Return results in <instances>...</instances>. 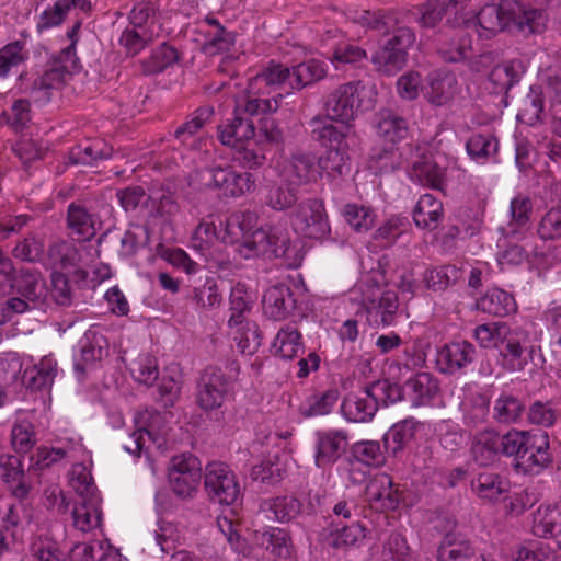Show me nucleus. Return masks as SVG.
Masks as SVG:
<instances>
[{"instance_id":"1","label":"nucleus","mask_w":561,"mask_h":561,"mask_svg":"<svg viewBox=\"0 0 561 561\" xmlns=\"http://www.w3.org/2000/svg\"><path fill=\"white\" fill-rule=\"evenodd\" d=\"M257 214L252 210L234 211L225 220L209 214L194 229L191 248L202 256H208L219 244H236L243 259L270 255L283 259L288 267H299L304 260L301 242L291 240L283 226L257 227Z\"/></svg>"},{"instance_id":"2","label":"nucleus","mask_w":561,"mask_h":561,"mask_svg":"<svg viewBox=\"0 0 561 561\" xmlns=\"http://www.w3.org/2000/svg\"><path fill=\"white\" fill-rule=\"evenodd\" d=\"M280 78V72L276 70L255 75L248 80L247 88L234 95L233 118L218 127L222 145L236 148L255 137V126L250 117L278 110L283 94L268 96L263 89L275 85Z\"/></svg>"},{"instance_id":"3","label":"nucleus","mask_w":561,"mask_h":561,"mask_svg":"<svg viewBox=\"0 0 561 561\" xmlns=\"http://www.w3.org/2000/svg\"><path fill=\"white\" fill-rule=\"evenodd\" d=\"M469 7L455 19L465 30H474L479 37L491 38L505 30L515 28L523 34L543 31L546 16L541 10L528 8L518 0L488 2L480 10L471 12Z\"/></svg>"},{"instance_id":"4","label":"nucleus","mask_w":561,"mask_h":561,"mask_svg":"<svg viewBox=\"0 0 561 561\" xmlns=\"http://www.w3.org/2000/svg\"><path fill=\"white\" fill-rule=\"evenodd\" d=\"M362 272L347 293L348 301L362 311L370 327L388 328L397 324L399 299L394 289L386 282L385 273L371 265L359 262Z\"/></svg>"},{"instance_id":"5","label":"nucleus","mask_w":561,"mask_h":561,"mask_svg":"<svg viewBox=\"0 0 561 561\" xmlns=\"http://www.w3.org/2000/svg\"><path fill=\"white\" fill-rule=\"evenodd\" d=\"M356 21L363 26L382 33L393 32V36L371 56L375 68L385 75L400 71L408 60V51L415 43V34L410 27H399L397 13L380 14L363 11Z\"/></svg>"},{"instance_id":"6","label":"nucleus","mask_w":561,"mask_h":561,"mask_svg":"<svg viewBox=\"0 0 561 561\" xmlns=\"http://www.w3.org/2000/svg\"><path fill=\"white\" fill-rule=\"evenodd\" d=\"M377 88L360 80L343 83L334 89L324 104L329 118L346 125L371 111L377 103Z\"/></svg>"},{"instance_id":"7","label":"nucleus","mask_w":561,"mask_h":561,"mask_svg":"<svg viewBox=\"0 0 561 561\" xmlns=\"http://www.w3.org/2000/svg\"><path fill=\"white\" fill-rule=\"evenodd\" d=\"M81 22H76L67 32L70 44L60 53V60L53 64L42 76L36 78L31 89L32 100L44 105L48 103L54 91H57L65 83L66 78L76 69L78 59L76 57V45L79 38Z\"/></svg>"},{"instance_id":"8","label":"nucleus","mask_w":561,"mask_h":561,"mask_svg":"<svg viewBox=\"0 0 561 561\" xmlns=\"http://www.w3.org/2000/svg\"><path fill=\"white\" fill-rule=\"evenodd\" d=\"M506 451L507 457H515L526 471L542 469L552 461L549 435L543 431L507 432Z\"/></svg>"},{"instance_id":"9","label":"nucleus","mask_w":561,"mask_h":561,"mask_svg":"<svg viewBox=\"0 0 561 561\" xmlns=\"http://www.w3.org/2000/svg\"><path fill=\"white\" fill-rule=\"evenodd\" d=\"M13 289L38 307L46 298L47 288L41 273L36 270L21 268L15 272L11 259L0 250V290Z\"/></svg>"},{"instance_id":"10","label":"nucleus","mask_w":561,"mask_h":561,"mask_svg":"<svg viewBox=\"0 0 561 561\" xmlns=\"http://www.w3.org/2000/svg\"><path fill=\"white\" fill-rule=\"evenodd\" d=\"M96 250L92 245L76 244L61 241L54 243L48 250V263L53 268V280L59 277L79 276L85 273Z\"/></svg>"},{"instance_id":"11","label":"nucleus","mask_w":561,"mask_h":561,"mask_svg":"<svg viewBox=\"0 0 561 561\" xmlns=\"http://www.w3.org/2000/svg\"><path fill=\"white\" fill-rule=\"evenodd\" d=\"M279 71L280 80L275 85L263 89L268 96L277 95V89L288 82L291 89L300 90L307 85L318 82L325 78L329 67L324 60L321 59H309L300 62L289 69L286 66L271 61L267 67L262 69L256 75H264L267 71Z\"/></svg>"},{"instance_id":"12","label":"nucleus","mask_w":561,"mask_h":561,"mask_svg":"<svg viewBox=\"0 0 561 561\" xmlns=\"http://www.w3.org/2000/svg\"><path fill=\"white\" fill-rule=\"evenodd\" d=\"M204 486L209 500L220 505L234 504L241 494L237 474L221 461H211L206 465Z\"/></svg>"},{"instance_id":"13","label":"nucleus","mask_w":561,"mask_h":561,"mask_svg":"<svg viewBox=\"0 0 561 561\" xmlns=\"http://www.w3.org/2000/svg\"><path fill=\"white\" fill-rule=\"evenodd\" d=\"M203 184L218 191L225 197L238 198L254 191L251 173L237 172L232 167L214 165L199 172Z\"/></svg>"},{"instance_id":"14","label":"nucleus","mask_w":561,"mask_h":561,"mask_svg":"<svg viewBox=\"0 0 561 561\" xmlns=\"http://www.w3.org/2000/svg\"><path fill=\"white\" fill-rule=\"evenodd\" d=\"M202 479V463L193 454L185 453L170 460L169 482L174 494L181 499L193 497Z\"/></svg>"},{"instance_id":"15","label":"nucleus","mask_w":561,"mask_h":561,"mask_svg":"<svg viewBox=\"0 0 561 561\" xmlns=\"http://www.w3.org/2000/svg\"><path fill=\"white\" fill-rule=\"evenodd\" d=\"M291 226L297 236L322 239L330 233V226L322 201L313 198L301 202L291 216Z\"/></svg>"},{"instance_id":"16","label":"nucleus","mask_w":561,"mask_h":561,"mask_svg":"<svg viewBox=\"0 0 561 561\" xmlns=\"http://www.w3.org/2000/svg\"><path fill=\"white\" fill-rule=\"evenodd\" d=\"M278 179L300 185L317 182L320 169L317 157L312 153H297L290 159L278 161L275 165Z\"/></svg>"},{"instance_id":"17","label":"nucleus","mask_w":561,"mask_h":561,"mask_svg":"<svg viewBox=\"0 0 561 561\" xmlns=\"http://www.w3.org/2000/svg\"><path fill=\"white\" fill-rule=\"evenodd\" d=\"M471 3V0H426L417 7V23L421 27L433 28L447 18V24L451 27H460L454 21Z\"/></svg>"},{"instance_id":"18","label":"nucleus","mask_w":561,"mask_h":561,"mask_svg":"<svg viewBox=\"0 0 561 561\" xmlns=\"http://www.w3.org/2000/svg\"><path fill=\"white\" fill-rule=\"evenodd\" d=\"M421 151L422 148L419 146L408 173L410 180L424 186L443 190L446 182V169L442 165L443 157Z\"/></svg>"},{"instance_id":"19","label":"nucleus","mask_w":561,"mask_h":561,"mask_svg":"<svg viewBox=\"0 0 561 561\" xmlns=\"http://www.w3.org/2000/svg\"><path fill=\"white\" fill-rule=\"evenodd\" d=\"M348 434L344 430H328L316 433L314 463L320 469L333 466L346 451Z\"/></svg>"},{"instance_id":"20","label":"nucleus","mask_w":561,"mask_h":561,"mask_svg":"<svg viewBox=\"0 0 561 561\" xmlns=\"http://www.w3.org/2000/svg\"><path fill=\"white\" fill-rule=\"evenodd\" d=\"M508 214V222L505 226L499 227V232L501 233L499 238L500 247L505 245V238L519 240L529 230L533 215L531 199L520 194L515 196L511 201Z\"/></svg>"},{"instance_id":"21","label":"nucleus","mask_w":561,"mask_h":561,"mask_svg":"<svg viewBox=\"0 0 561 561\" xmlns=\"http://www.w3.org/2000/svg\"><path fill=\"white\" fill-rule=\"evenodd\" d=\"M506 439L507 433L500 435L491 430L477 433L470 448L473 461L479 466H489L494 463L500 455L507 457Z\"/></svg>"},{"instance_id":"22","label":"nucleus","mask_w":561,"mask_h":561,"mask_svg":"<svg viewBox=\"0 0 561 561\" xmlns=\"http://www.w3.org/2000/svg\"><path fill=\"white\" fill-rule=\"evenodd\" d=\"M426 82L425 96L435 106L448 104L460 91L456 75L447 69L431 71Z\"/></svg>"},{"instance_id":"23","label":"nucleus","mask_w":561,"mask_h":561,"mask_svg":"<svg viewBox=\"0 0 561 561\" xmlns=\"http://www.w3.org/2000/svg\"><path fill=\"white\" fill-rule=\"evenodd\" d=\"M264 314L272 320H285L297 307V299L288 285L280 283L268 287L262 300Z\"/></svg>"},{"instance_id":"24","label":"nucleus","mask_w":561,"mask_h":561,"mask_svg":"<svg viewBox=\"0 0 561 561\" xmlns=\"http://www.w3.org/2000/svg\"><path fill=\"white\" fill-rule=\"evenodd\" d=\"M149 13L150 9L148 7L135 8L130 12V25L123 31L119 37V44L128 55H136L141 51L152 38L153 33L142 25V22H147L149 19Z\"/></svg>"},{"instance_id":"25","label":"nucleus","mask_w":561,"mask_h":561,"mask_svg":"<svg viewBox=\"0 0 561 561\" xmlns=\"http://www.w3.org/2000/svg\"><path fill=\"white\" fill-rule=\"evenodd\" d=\"M227 327L228 335L241 354L252 355L259 350L261 340L256 322L236 314L229 316Z\"/></svg>"},{"instance_id":"26","label":"nucleus","mask_w":561,"mask_h":561,"mask_svg":"<svg viewBox=\"0 0 561 561\" xmlns=\"http://www.w3.org/2000/svg\"><path fill=\"white\" fill-rule=\"evenodd\" d=\"M473 346L466 342H453L440 347L436 355V366L445 374H455L472 362Z\"/></svg>"},{"instance_id":"27","label":"nucleus","mask_w":561,"mask_h":561,"mask_svg":"<svg viewBox=\"0 0 561 561\" xmlns=\"http://www.w3.org/2000/svg\"><path fill=\"white\" fill-rule=\"evenodd\" d=\"M377 409V397L373 388H362L358 393H350L342 403L345 417L352 422L370 421Z\"/></svg>"},{"instance_id":"28","label":"nucleus","mask_w":561,"mask_h":561,"mask_svg":"<svg viewBox=\"0 0 561 561\" xmlns=\"http://www.w3.org/2000/svg\"><path fill=\"white\" fill-rule=\"evenodd\" d=\"M374 128L376 135L385 144L394 147L409 135V124L407 119L388 108H383L377 113Z\"/></svg>"},{"instance_id":"29","label":"nucleus","mask_w":561,"mask_h":561,"mask_svg":"<svg viewBox=\"0 0 561 561\" xmlns=\"http://www.w3.org/2000/svg\"><path fill=\"white\" fill-rule=\"evenodd\" d=\"M365 495L376 510L393 511L399 504V495L393 488L392 479L386 473L376 476L366 485Z\"/></svg>"},{"instance_id":"30","label":"nucleus","mask_w":561,"mask_h":561,"mask_svg":"<svg viewBox=\"0 0 561 561\" xmlns=\"http://www.w3.org/2000/svg\"><path fill=\"white\" fill-rule=\"evenodd\" d=\"M471 489L479 499L497 502L506 497L510 492V482L499 472L486 470L474 477Z\"/></svg>"},{"instance_id":"31","label":"nucleus","mask_w":561,"mask_h":561,"mask_svg":"<svg viewBox=\"0 0 561 561\" xmlns=\"http://www.w3.org/2000/svg\"><path fill=\"white\" fill-rule=\"evenodd\" d=\"M64 371L59 369L54 356H44L38 364L23 370L21 386H53L60 382Z\"/></svg>"},{"instance_id":"32","label":"nucleus","mask_w":561,"mask_h":561,"mask_svg":"<svg viewBox=\"0 0 561 561\" xmlns=\"http://www.w3.org/2000/svg\"><path fill=\"white\" fill-rule=\"evenodd\" d=\"M444 217L443 202L433 194L419 197L412 213L415 226L424 230H435Z\"/></svg>"},{"instance_id":"33","label":"nucleus","mask_w":561,"mask_h":561,"mask_svg":"<svg viewBox=\"0 0 561 561\" xmlns=\"http://www.w3.org/2000/svg\"><path fill=\"white\" fill-rule=\"evenodd\" d=\"M329 115H317L309 122L311 137L321 146L330 148H348L346 133L337 128Z\"/></svg>"},{"instance_id":"34","label":"nucleus","mask_w":561,"mask_h":561,"mask_svg":"<svg viewBox=\"0 0 561 561\" xmlns=\"http://www.w3.org/2000/svg\"><path fill=\"white\" fill-rule=\"evenodd\" d=\"M260 513L268 520L288 523L301 513V503L288 495L266 499L260 504Z\"/></svg>"},{"instance_id":"35","label":"nucleus","mask_w":561,"mask_h":561,"mask_svg":"<svg viewBox=\"0 0 561 561\" xmlns=\"http://www.w3.org/2000/svg\"><path fill=\"white\" fill-rule=\"evenodd\" d=\"M320 178L330 183H337L350 172L347 148H330L320 158H317Z\"/></svg>"},{"instance_id":"36","label":"nucleus","mask_w":561,"mask_h":561,"mask_svg":"<svg viewBox=\"0 0 561 561\" xmlns=\"http://www.w3.org/2000/svg\"><path fill=\"white\" fill-rule=\"evenodd\" d=\"M423 424L413 417L404 419L393 424L385 434V446L393 455L403 450L410 443L415 440Z\"/></svg>"},{"instance_id":"37","label":"nucleus","mask_w":561,"mask_h":561,"mask_svg":"<svg viewBox=\"0 0 561 561\" xmlns=\"http://www.w3.org/2000/svg\"><path fill=\"white\" fill-rule=\"evenodd\" d=\"M101 497H90L78 502L72 508V525L81 533H90L102 523Z\"/></svg>"},{"instance_id":"38","label":"nucleus","mask_w":561,"mask_h":561,"mask_svg":"<svg viewBox=\"0 0 561 561\" xmlns=\"http://www.w3.org/2000/svg\"><path fill=\"white\" fill-rule=\"evenodd\" d=\"M526 66L520 59L506 60L492 68L489 73V81L493 85V92L501 93L507 91L525 73Z\"/></svg>"},{"instance_id":"39","label":"nucleus","mask_w":561,"mask_h":561,"mask_svg":"<svg viewBox=\"0 0 561 561\" xmlns=\"http://www.w3.org/2000/svg\"><path fill=\"white\" fill-rule=\"evenodd\" d=\"M67 220L71 232L83 241L92 239L101 227V221L94 214L76 204L69 205Z\"/></svg>"},{"instance_id":"40","label":"nucleus","mask_w":561,"mask_h":561,"mask_svg":"<svg viewBox=\"0 0 561 561\" xmlns=\"http://www.w3.org/2000/svg\"><path fill=\"white\" fill-rule=\"evenodd\" d=\"M113 154V148L103 139L87 140L73 147L69 152L72 164L91 165Z\"/></svg>"},{"instance_id":"41","label":"nucleus","mask_w":561,"mask_h":561,"mask_svg":"<svg viewBox=\"0 0 561 561\" xmlns=\"http://www.w3.org/2000/svg\"><path fill=\"white\" fill-rule=\"evenodd\" d=\"M478 308L489 314L505 317L517 310V304L511 293L494 287L478 300Z\"/></svg>"},{"instance_id":"42","label":"nucleus","mask_w":561,"mask_h":561,"mask_svg":"<svg viewBox=\"0 0 561 561\" xmlns=\"http://www.w3.org/2000/svg\"><path fill=\"white\" fill-rule=\"evenodd\" d=\"M561 530V506H539L533 517V533L537 537H559Z\"/></svg>"},{"instance_id":"43","label":"nucleus","mask_w":561,"mask_h":561,"mask_svg":"<svg viewBox=\"0 0 561 561\" xmlns=\"http://www.w3.org/2000/svg\"><path fill=\"white\" fill-rule=\"evenodd\" d=\"M474 556L471 543L456 534H447L437 549V561H467Z\"/></svg>"},{"instance_id":"44","label":"nucleus","mask_w":561,"mask_h":561,"mask_svg":"<svg viewBox=\"0 0 561 561\" xmlns=\"http://www.w3.org/2000/svg\"><path fill=\"white\" fill-rule=\"evenodd\" d=\"M302 346V336L293 324L282 327L272 343V350L283 359H293Z\"/></svg>"},{"instance_id":"45","label":"nucleus","mask_w":561,"mask_h":561,"mask_svg":"<svg viewBox=\"0 0 561 561\" xmlns=\"http://www.w3.org/2000/svg\"><path fill=\"white\" fill-rule=\"evenodd\" d=\"M405 164V159L398 147L374 150L367 160V168L373 174H386L393 172Z\"/></svg>"},{"instance_id":"46","label":"nucleus","mask_w":561,"mask_h":561,"mask_svg":"<svg viewBox=\"0 0 561 561\" xmlns=\"http://www.w3.org/2000/svg\"><path fill=\"white\" fill-rule=\"evenodd\" d=\"M240 373L236 360H228L218 366H208L204 369L198 386H229L238 380Z\"/></svg>"},{"instance_id":"47","label":"nucleus","mask_w":561,"mask_h":561,"mask_svg":"<svg viewBox=\"0 0 561 561\" xmlns=\"http://www.w3.org/2000/svg\"><path fill=\"white\" fill-rule=\"evenodd\" d=\"M339 399V392L330 388L323 392L313 393L300 404V413L307 417L328 414Z\"/></svg>"},{"instance_id":"48","label":"nucleus","mask_w":561,"mask_h":561,"mask_svg":"<svg viewBox=\"0 0 561 561\" xmlns=\"http://www.w3.org/2000/svg\"><path fill=\"white\" fill-rule=\"evenodd\" d=\"M260 543L273 556L287 559L291 556V539L286 530L282 528H270L259 537Z\"/></svg>"},{"instance_id":"49","label":"nucleus","mask_w":561,"mask_h":561,"mask_svg":"<svg viewBox=\"0 0 561 561\" xmlns=\"http://www.w3.org/2000/svg\"><path fill=\"white\" fill-rule=\"evenodd\" d=\"M265 201L266 205L272 209L285 210L297 201L296 185L279 179L278 183L273 184L268 188Z\"/></svg>"},{"instance_id":"50","label":"nucleus","mask_w":561,"mask_h":561,"mask_svg":"<svg viewBox=\"0 0 561 561\" xmlns=\"http://www.w3.org/2000/svg\"><path fill=\"white\" fill-rule=\"evenodd\" d=\"M459 277V268L454 265H442L426 270L423 280L428 289L440 291L455 284Z\"/></svg>"},{"instance_id":"51","label":"nucleus","mask_w":561,"mask_h":561,"mask_svg":"<svg viewBox=\"0 0 561 561\" xmlns=\"http://www.w3.org/2000/svg\"><path fill=\"white\" fill-rule=\"evenodd\" d=\"M179 59L175 48L163 43L152 50L148 59L144 60L142 69L147 75H156L173 66Z\"/></svg>"},{"instance_id":"52","label":"nucleus","mask_w":561,"mask_h":561,"mask_svg":"<svg viewBox=\"0 0 561 561\" xmlns=\"http://www.w3.org/2000/svg\"><path fill=\"white\" fill-rule=\"evenodd\" d=\"M497 348L503 358V365L507 369L519 370L526 364V356L519 340L510 332L505 334Z\"/></svg>"},{"instance_id":"53","label":"nucleus","mask_w":561,"mask_h":561,"mask_svg":"<svg viewBox=\"0 0 561 561\" xmlns=\"http://www.w3.org/2000/svg\"><path fill=\"white\" fill-rule=\"evenodd\" d=\"M342 215L352 229L359 233L370 230L376 218L370 207L355 203L346 204Z\"/></svg>"},{"instance_id":"54","label":"nucleus","mask_w":561,"mask_h":561,"mask_svg":"<svg viewBox=\"0 0 561 561\" xmlns=\"http://www.w3.org/2000/svg\"><path fill=\"white\" fill-rule=\"evenodd\" d=\"M34 425L28 420L16 421L11 430L10 442L16 454H27L36 444Z\"/></svg>"},{"instance_id":"55","label":"nucleus","mask_w":561,"mask_h":561,"mask_svg":"<svg viewBox=\"0 0 561 561\" xmlns=\"http://www.w3.org/2000/svg\"><path fill=\"white\" fill-rule=\"evenodd\" d=\"M135 382L140 386H152L158 379V364L154 356L140 354L129 366Z\"/></svg>"},{"instance_id":"56","label":"nucleus","mask_w":561,"mask_h":561,"mask_svg":"<svg viewBox=\"0 0 561 561\" xmlns=\"http://www.w3.org/2000/svg\"><path fill=\"white\" fill-rule=\"evenodd\" d=\"M497 140L492 135L474 134L466 142L468 156L478 163L484 162L497 151Z\"/></svg>"},{"instance_id":"57","label":"nucleus","mask_w":561,"mask_h":561,"mask_svg":"<svg viewBox=\"0 0 561 561\" xmlns=\"http://www.w3.org/2000/svg\"><path fill=\"white\" fill-rule=\"evenodd\" d=\"M254 299L253 290L245 283L237 282L231 287L229 296L230 316L240 314L242 318H247V314L252 309Z\"/></svg>"},{"instance_id":"58","label":"nucleus","mask_w":561,"mask_h":561,"mask_svg":"<svg viewBox=\"0 0 561 561\" xmlns=\"http://www.w3.org/2000/svg\"><path fill=\"white\" fill-rule=\"evenodd\" d=\"M69 483L82 500L100 497L96 493V486L90 471L82 463H76L72 466Z\"/></svg>"},{"instance_id":"59","label":"nucleus","mask_w":561,"mask_h":561,"mask_svg":"<svg viewBox=\"0 0 561 561\" xmlns=\"http://www.w3.org/2000/svg\"><path fill=\"white\" fill-rule=\"evenodd\" d=\"M162 206H169L168 214L161 213L160 209L157 213L151 214L146 224L147 233L159 234L164 241L172 239L173 227L171 221V210L175 209L176 206L170 201L165 199L161 202Z\"/></svg>"},{"instance_id":"60","label":"nucleus","mask_w":561,"mask_h":561,"mask_svg":"<svg viewBox=\"0 0 561 561\" xmlns=\"http://www.w3.org/2000/svg\"><path fill=\"white\" fill-rule=\"evenodd\" d=\"M255 137L249 139L248 144L236 147L233 159L244 169H256L263 165L265 153Z\"/></svg>"},{"instance_id":"61","label":"nucleus","mask_w":561,"mask_h":561,"mask_svg":"<svg viewBox=\"0 0 561 561\" xmlns=\"http://www.w3.org/2000/svg\"><path fill=\"white\" fill-rule=\"evenodd\" d=\"M471 48V37L459 34L458 37L453 38L450 43H440L437 50L445 61L459 62L468 58Z\"/></svg>"},{"instance_id":"62","label":"nucleus","mask_w":561,"mask_h":561,"mask_svg":"<svg viewBox=\"0 0 561 561\" xmlns=\"http://www.w3.org/2000/svg\"><path fill=\"white\" fill-rule=\"evenodd\" d=\"M508 330V327L504 323H483L474 329L473 335L481 347L497 348Z\"/></svg>"},{"instance_id":"63","label":"nucleus","mask_w":561,"mask_h":561,"mask_svg":"<svg viewBox=\"0 0 561 561\" xmlns=\"http://www.w3.org/2000/svg\"><path fill=\"white\" fill-rule=\"evenodd\" d=\"M382 561H410V548L407 539L398 533L389 535L381 551Z\"/></svg>"},{"instance_id":"64","label":"nucleus","mask_w":561,"mask_h":561,"mask_svg":"<svg viewBox=\"0 0 561 561\" xmlns=\"http://www.w3.org/2000/svg\"><path fill=\"white\" fill-rule=\"evenodd\" d=\"M106 547L101 541L76 543L69 552L70 561H105Z\"/></svg>"}]
</instances>
